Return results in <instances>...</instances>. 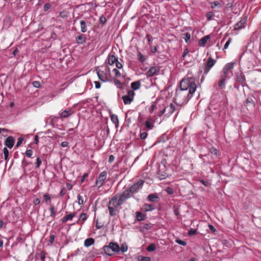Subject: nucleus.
<instances>
[{"label":"nucleus","instance_id":"obj_20","mask_svg":"<svg viewBox=\"0 0 261 261\" xmlns=\"http://www.w3.org/2000/svg\"><path fill=\"white\" fill-rule=\"evenodd\" d=\"M75 213H71L69 215H67L65 216L63 219H62V222L63 223L66 222L67 221L69 220H71L72 218L74 216Z\"/></svg>","mask_w":261,"mask_h":261},{"label":"nucleus","instance_id":"obj_64","mask_svg":"<svg viewBox=\"0 0 261 261\" xmlns=\"http://www.w3.org/2000/svg\"><path fill=\"white\" fill-rule=\"evenodd\" d=\"M114 160V156L113 155H111L109 156V161L110 163L112 162Z\"/></svg>","mask_w":261,"mask_h":261},{"label":"nucleus","instance_id":"obj_1","mask_svg":"<svg viewBox=\"0 0 261 261\" xmlns=\"http://www.w3.org/2000/svg\"><path fill=\"white\" fill-rule=\"evenodd\" d=\"M196 88V85L193 81L183 79L180 84V89L176 91V96L187 95V99H190L195 92Z\"/></svg>","mask_w":261,"mask_h":261},{"label":"nucleus","instance_id":"obj_28","mask_svg":"<svg viewBox=\"0 0 261 261\" xmlns=\"http://www.w3.org/2000/svg\"><path fill=\"white\" fill-rule=\"evenodd\" d=\"M246 104L250 107H254V104L253 100L251 98H248L246 101Z\"/></svg>","mask_w":261,"mask_h":261},{"label":"nucleus","instance_id":"obj_41","mask_svg":"<svg viewBox=\"0 0 261 261\" xmlns=\"http://www.w3.org/2000/svg\"><path fill=\"white\" fill-rule=\"evenodd\" d=\"M50 211L51 212V216L53 217H55V207L53 205H51L50 208Z\"/></svg>","mask_w":261,"mask_h":261},{"label":"nucleus","instance_id":"obj_61","mask_svg":"<svg viewBox=\"0 0 261 261\" xmlns=\"http://www.w3.org/2000/svg\"><path fill=\"white\" fill-rule=\"evenodd\" d=\"M45 200L47 201L50 199V196L47 194H44L43 196Z\"/></svg>","mask_w":261,"mask_h":261},{"label":"nucleus","instance_id":"obj_12","mask_svg":"<svg viewBox=\"0 0 261 261\" xmlns=\"http://www.w3.org/2000/svg\"><path fill=\"white\" fill-rule=\"evenodd\" d=\"M246 21L245 18H242L234 26V30H240L244 27V24Z\"/></svg>","mask_w":261,"mask_h":261},{"label":"nucleus","instance_id":"obj_37","mask_svg":"<svg viewBox=\"0 0 261 261\" xmlns=\"http://www.w3.org/2000/svg\"><path fill=\"white\" fill-rule=\"evenodd\" d=\"M214 16V14H213V12H209L206 14V17L208 20H211Z\"/></svg>","mask_w":261,"mask_h":261},{"label":"nucleus","instance_id":"obj_43","mask_svg":"<svg viewBox=\"0 0 261 261\" xmlns=\"http://www.w3.org/2000/svg\"><path fill=\"white\" fill-rule=\"evenodd\" d=\"M176 242L178 244H180L182 246H186L187 244L186 242L179 239L176 240Z\"/></svg>","mask_w":261,"mask_h":261},{"label":"nucleus","instance_id":"obj_2","mask_svg":"<svg viewBox=\"0 0 261 261\" xmlns=\"http://www.w3.org/2000/svg\"><path fill=\"white\" fill-rule=\"evenodd\" d=\"M118 199V196L116 195L109 202L108 209L111 216L116 215V208L121 205Z\"/></svg>","mask_w":261,"mask_h":261},{"label":"nucleus","instance_id":"obj_21","mask_svg":"<svg viewBox=\"0 0 261 261\" xmlns=\"http://www.w3.org/2000/svg\"><path fill=\"white\" fill-rule=\"evenodd\" d=\"M140 82L139 81L133 82L131 84V87L132 89H133L135 90H136L140 87Z\"/></svg>","mask_w":261,"mask_h":261},{"label":"nucleus","instance_id":"obj_4","mask_svg":"<svg viewBox=\"0 0 261 261\" xmlns=\"http://www.w3.org/2000/svg\"><path fill=\"white\" fill-rule=\"evenodd\" d=\"M144 181L143 180H140L138 182L133 185L129 189H127L128 191H129V193H134L137 192V190L143 186Z\"/></svg>","mask_w":261,"mask_h":261},{"label":"nucleus","instance_id":"obj_36","mask_svg":"<svg viewBox=\"0 0 261 261\" xmlns=\"http://www.w3.org/2000/svg\"><path fill=\"white\" fill-rule=\"evenodd\" d=\"M23 141V138L22 137H19L18 139V141L17 142V144L15 146V147H19L22 143V141Z\"/></svg>","mask_w":261,"mask_h":261},{"label":"nucleus","instance_id":"obj_14","mask_svg":"<svg viewBox=\"0 0 261 261\" xmlns=\"http://www.w3.org/2000/svg\"><path fill=\"white\" fill-rule=\"evenodd\" d=\"M98 78L102 82H106L108 81V77L107 75L103 72H100V71L97 72Z\"/></svg>","mask_w":261,"mask_h":261},{"label":"nucleus","instance_id":"obj_5","mask_svg":"<svg viewBox=\"0 0 261 261\" xmlns=\"http://www.w3.org/2000/svg\"><path fill=\"white\" fill-rule=\"evenodd\" d=\"M158 177L161 179H165L168 176V173L166 170V167L164 165L159 167V170L158 173Z\"/></svg>","mask_w":261,"mask_h":261},{"label":"nucleus","instance_id":"obj_16","mask_svg":"<svg viewBox=\"0 0 261 261\" xmlns=\"http://www.w3.org/2000/svg\"><path fill=\"white\" fill-rule=\"evenodd\" d=\"M210 38V35H206L203 38H202L199 41V44L200 46H204L206 43L207 41Z\"/></svg>","mask_w":261,"mask_h":261},{"label":"nucleus","instance_id":"obj_42","mask_svg":"<svg viewBox=\"0 0 261 261\" xmlns=\"http://www.w3.org/2000/svg\"><path fill=\"white\" fill-rule=\"evenodd\" d=\"M237 79L238 81L241 83H243L244 82V79L242 77L241 74H238L237 75Z\"/></svg>","mask_w":261,"mask_h":261},{"label":"nucleus","instance_id":"obj_38","mask_svg":"<svg viewBox=\"0 0 261 261\" xmlns=\"http://www.w3.org/2000/svg\"><path fill=\"white\" fill-rule=\"evenodd\" d=\"M4 154L5 156V159L6 160H7L9 155V151L6 147H5L4 149Z\"/></svg>","mask_w":261,"mask_h":261},{"label":"nucleus","instance_id":"obj_49","mask_svg":"<svg viewBox=\"0 0 261 261\" xmlns=\"http://www.w3.org/2000/svg\"><path fill=\"white\" fill-rule=\"evenodd\" d=\"M145 124H146V127L148 128L149 129L152 128V126H151L150 122L149 120H147L146 121Z\"/></svg>","mask_w":261,"mask_h":261},{"label":"nucleus","instance_id":"obj_32","mask_svg":"<svg viewBox=\"0 0 261 261\" xmlns=\"http://www.w3.org/2000/svg\"><path fill=\"white\" fill-rule=\"evenodd\" d=\"M234 64V63H228L226 65L224 68H226V70L228 71L229 70L233 68Z\"/></svg>","mask_w":261,"mask_h":261},{"label":"nucleus","instance_id":"obj_9","mask_svg":"<svg viewBox=\"0 0 261 261\" xmlns=\"http://www.w3.org/2000/svg\"><path fill=\"white\" fill-rule=\"evenodd\" d=\"M14 142L15 140L13 137L9 136L6 139L5 144L9 148H11L13 147Z\"/></svg>","mask_w":261,"mask_h":261},{"label":"nucleus","instance_id":"obj_27","mask_svg":"<svg viewBox=\"0 0 261 261\" xmlns=\"http://www.w3.org/2000/svg\"><path fill=\"white\" fill-rule=\"evenodd\" d=\"M144 209L146 211H149L154 209V206L151 204H145Z\"/></svg>","mask_w":261,"mask_h":261},{"label":"nucleus","instance_id":"obj_52","mask_svg":"<svg viewBox=\"0 0 261 261\" xmlns=\"http://www.w3.org/2000/svg\"><path fill=\"white\" fill-rule=\"evenodd\" d=\"M41 163V160L39 158H37L36 160V167L39 168Z\"/></svg>","mask_w":261,"mask_h":261},{"label":"nucleus","instance_id":"obj_40","mask_svg":"<svg viewBox=\"0 0 261 261\" xmlns=\"http://www.w3.org/2000/svg\"><path fill=\"white\" fill-rule=\"evenodd\" d=\"M87 219V215L85 213H82L80 217V220L85 221Z\"/></svg>","mask_w":261,"mask_h":261},{"label":"nucleus","instance_id":"obj_62","mask_svg":"<svg viewBox=\"0 0 261 261\" xmlns=\"http://www.w3.org/2000/svg\"><path fill=\"white\" fill-rule=\"evenodd\" d=\"M65 193H66V190L65 188H64L61 191V192L60 193V195L61 196H63L65 194Z\"/></svg>","mask_w":261,"mask_h":261},{"label":"nucleus","instance_id":"obj_25","mask_svg":"<svg viewBox=\"0 0 261 261\" xmlns=\"http://www.w3.org/2000/svg\"><path fill=\"white\" fill-rule=\"evenodd\" d=\"M136 218L138 221H141L144 219V215L141 212H137L136 213Z\"/></svg>","mask_w":261,"mask_h":261},{"label":"nucleus","instance_id":"obj_6","mask_svg":"<svg viewBox=\"0 0 261 261\" xmlns=\"http://www.w3.org/2000/svg\"><path fill=\"white\" fill-rule=\"evenodd\" d=\"M107 177V172L106 171L102 172L100 175L98 179L96 180L95 184L98 186V188H100L106 179Z\"/></svg>","mask_w":261,"mask_h":261},{"label":"nucleus","instance_id":"obj_45","mask_svg":"<svg viewBox=\"0 0 261 261\" xmlns=\"http://www.w3.org/2000/svg\"><path fill=\"white\" fill-rule=\"evenodd\" d=\"M113 71L114 72L116 76L119 77L121 76L120 72L117 69L114 68Z\"/></svg>","mask_w":261,"mask_h":261},{"label":"nucleus","instance_id":"obj_11","mask_svg":"<svg viewBox=\"0 0 261 261\" xmlns=\"http://www.w3.org/2000/svg\"><path fill=\"white\" fill-rule=\"evenodd\" d=\"M159 70L157 69L156 67L154 66H152L148 70L146 73V75L148 76H152L155 75L157 72H159Z\"/></svg>","mask_w":261,"mask_h":261},{"label":"nucleus","instance_id":"obj_31","mask_svg":"<svg viewBox=\"0 0 261 261\" xmlns=\"http://www.w3.org/2000/svg\"><path fill=\"white\" fill-rule=\"evenodd\" d=\"M156 248L155 245L154 244H151L146 248L148 251H153Z\"/></svg>","mask_w":261,"mask_h":261},{"label":"nucleus","instance_id":"obj_33","mask_svg":"<svg viewBox=\"0 0 261 261\" xmlns=\"http://www.w3.org/2000/svg\"><path fill=\"white\" fill-rule=\"evenodd\" d=\"M217 6H220V4L218 1H214L212 3H211L212 8L214 9Z\"/></svg>","mask_w":261,"mask_h":261},{"label":"nucleus","instance_id":"obj_26","mask_svg":"<svg viewBox=\"0 0 261 261\" xmlns=\"http://www.w3.org/2000/svg\"><path fill=\"white\" fill-rule=\"evenodd\" d=\"M103 251L105 252V253L109 256H111L112 255V254L111 253V249L109 247V246H105L103 248Z\"/></svg>","mask_w":261,"mask_h":261},{"label":"nucleus","instance_id":"obj_39","mask_svg":"<svg viewBox=\"0 0 261 261\" xmlns=\"http://www.w3.org/2000/svg\"><path fill=\"white\" fill-rule=\"evenodd\" d=\"M185 37L184 38L186 42H188L189 40L190 39L191 35L189 33H186L184 34Z\"/></svg>","mask_w":261,"mask_h":261},{"label":"nucleus","instance_id":"obj_48","mask_svg":"<svg viewBox=\"0 0 261 261\" xmlns=\"http://www.w3.org/2000/svg\"><path fill=\"white\" fill-rule=\"evenodd\" d=\"M78 202L80 205H82L84 203V200L80 195L78 196Z\"/></svg>","mask_w":261,"mask_h":261},{"label":"nucleus","instance_id":"obj_60","mask_svg":"<svg viewBox=\"0 0 261 261\" xmlns=\"http://www.w3.org/2000/svg\"><path fill=\"white\" fill-rule=\"evenodd\" d=\"M50 7V5L48 4H46L44 6V9L45 11L48 10Z\"/></svg>","mask_w":261,"mask_h":261},{"label":"nucleus","instance_id":"obj_34","mask_svg":"<svg viewBox=\"0 0 261 261\" xmlns=\"http://www.w3.org/2000/svg\"><path fill=\"white\" fill-rule=\"evenodd\" d=\"M127 250V246L125 244H122L121 245V247H120V250H121L122 252H126Z\"/></svg>","mask_w":261,"mask_h":261},{"label":"nucleus","instance_id":"obj_47","mask_svg":"<svg viewBox=\"0 0 261 261\" xmlns=\"http://www.w3.org/2000/svg\"><path fill=\"white\" fill-rule=\"evenodd\" d=\"M34 87L36 88H39L40 86V82L38 81H34L32 83Z\"/></svg>","mask_w":261,"mask_h":261},{"label":"nucleus","instance_id":"obj_56","mask_svg":"<svg viewBox=\"0 0 261 261\" xmlns=\"http://www.w3.org/2000/svg\"><path fill=\"white\" fill-rule=\"evenodd\" d=\"M166 191L169 194H172L173 193V190L172 189V188H171L170 187L167 188L166 189Z\"/></svg>","mask_w":261,"mask_h":261},{"label":"nucleus","instance_id":"obj_30","mask_svg":"<svg viewBox=\"0 0 261 261\" xmlns=\"http://www.w3.org/2000/svg\"><path fill=\"white\" fill-rule=\"evenodd\" d=\"M139 261H150V258L149 257H145L140 255L138 257Z\"/></svg>","mask_w":261,"mask_h":261},{"label":"nucleus","instance_id":"obj_29","mask_svg":"<svg viewBox=\"0 0 261 261\" xmlns=\"http://www.w3.org/2000/svg\"><path fill=\"white\" fill-rule=\"evenodd\" d=\"M111 120L113 121V122L116 124V126H117V125L118 124V119L117 116L115 115H112L111 116Z\"/></svg>","mask_w":261,"mask_h":261},{"label":"nucleus","instance_id":"obj_13","mask_svg":"<svg viewBox=\"0 0 261 261\" xmlns=\"http://www.w3.org/2000/svg\"><path fill=\"white\" fill-rule=\"evenodd\" d=\"M166 113V115H170L172 114L175 111V106L172 103H171L169 106L165 108Z\"/></svg>","mask_w":261,"mask_h":261},{"label":"nucleus","instance_id":"obj_46","mask_svg":"<svg viewBox=\"0 0 261 261\" xmlns=\"http://www.w3.org/2000/svg\"><path fill=\"white\" fill-rule=\"evenodd\" d=\"M147 136V133L146 132H143L140 134V138L141 139L144 140L146 138Z\"/></svg>","mask_w":261,"mask_h":261},{"label":"nucleus","instance_id":"obj_51","mask_svg":"<svg viewBox=\"0 0 261 261\" xmlns=\"http://www.w3.org/2000/svg\"><path fill=\"white\" fill-rule=\"evenodd\" d=\"M196 229H191L189 231V234L190 236H192V235H193V234H196Z\"/></svg>","mask_w":261,"mask_h":261},{"label":"nucleus","instance_id":"obj_57","mask_svg":"<svg viewBox=\"0 0 261 261\" xmlns=\"http://www.w3.org/2000/svg\"><path fill=\"white\" fill-rule=\"evenodd\" d=\"M40 257H41V259L42 261H44V259H45V253L42 251L41 252V254H40Z\"/></svg>","mask_w":261,"mask_h":261},{"label":"nucleus","instance_id":"obj_23","mask_svg":"<svg viewBox=\"0 0 261 261\" xmlns=\"http://www.w3.org/2000/svg\"><path fill=\"white\" fill-rule=\"evenodd\" d=\"M225 79L226 77H223V76H221V80L219 81L218 85L221 89H223L225 87Z\"/></svg>","mask_w":261,"mask_h":261},{"label":"nucleus","instance_id":"obj_3","mask_svg":"<svg viewBox=\"0 0 261 261\" xmlns=\"http://www.w3.org/2000/svg\"><path fill=\"white\" fill-rule=\"evenodd\" d=\"M135 93L133 90H128L127 94L122 96L124 103L125 105H128L133 101Z\"/></svg>","mask_w":261,"mask_h":261},{"label":"nucleus","instance_id":"obj_22","mask_svg":"<svg viewBox=\"0 0 261 261\" xmlns=\"http://www.w3.org/2000/svg\"><path fill=\"white\" fill-rule=\"evenodd\" d=\"M76 40L78 43L82 44L86 42V38L84 37L83 35H81L76 38Z\"/></svg>","mask_w":261,"mask_h":261},{"label":"nucleus","instance_id":"obj_15","mask_svg":"<svg viewBox=\"0 0 261 261\" xmlns=\"http://www.w3.org/2000/svg\"><path fill=\"white\" fill-rule=\"evenodd\" d=\"M118 60V58L116 57L114 55H110L108 58V62L110 65H113Z\"/></svg>","mask_w":261,"mask_h":261},{"label":"nucleus","instance_id":"obj_7","mask_svg":"<svg viewBox=\"0 0 261 261\" xmlns=\"http://www.w3.org/2000/svg\"><path fill=\"white\" fill-rule=\"evenodd\" d=\"M216 60L210 57L205 64V67L204 71V73L207 74L209 71L210 69L214 66Z\"/></svg>","mask_w":261,"mask_h":261},{"label":"nucleus","instance_id":"obj_50","mask_svg":"<svg viewBox=\"0 0 261 261\" xmlns=\"http://www.w3.org/2000/svg\"><path fill=\"white\" fill-rule=\"evenodd\" d=\"M25 154L28 157H31L32 154V150L31 149H28L26 151Z\"/></svg>","mask_w":261,"mask_h":261},{"label":"nucleus","instance_id":"obj_63","mask_svg":"<svg viewBox=\"0 0 261 261\" xmlns=\"http://www.w3.org/2000/svg\"><path fill=\"white\" fill-rule=\"evenodd\" d=\"M40 201L39 198H36L34 200V203L36 205L39 204L40 203Z\"/></svg>","mask_w":261,"mask_h":261},{"label":"nucleus","instance_id":"obj_58","mask_svg":"<svg viewBox=\"0 0 261 261\" xmlns=\"http://www.w3.org/2000/svg\"><path fill=\"white\" fill-rule=\"evenodd\" d=\"M94 84L95 85V88L96 89L99 88L101 86L100 83L99 82L95 81V82H94Z\"/></svg>","mask_w":261,"mask_h":261},{"label":"nucleus","instance_id":"obj_10","mask_svg":"<svg viewBox=\"0 0 261 261\" xmlns=\"http://www.w3.org/2000/svg\"><path fill=\"white\" fill-rule=\"evenodd\" d=\"M108 246L112 251L118 252L120 251V247L116 243H110Z\"/></svg>","mask_w":261,"mask_h":261},{"label":"nucleus","instance_id":"obj_19","mask_svg":"<svg viewBox=\"0 0 261 261\" xmlns=\"http://www.w3.org/2000/svg\"><path fill=\"white\" fill-rule=\"evenodd\" d=\"M147 198L150 201L154 202L157 201L159 197L155 194H151L148 196Z\"/></svg>","mask_w":261,"mask_h":261},{"label":"nucleus","instance_id":"obj_55","mask_svg":"<svg viewBox=\"0 0 261 261\" xmlns=\"http://www.w3.org/2000/svg\"><path fill=\"white\" fill-rule=\"evenodd\" d=\"M116 66L117 67V68H118V69H121L122 68V65L121 63H120L118 60H117V61L116 62Z\"/></svg>","mask_w":261,"mask_h":261},{"label":"nucleus","instance_id":"obj_59","mask_svg":"<svg viewBox=\"0 0 261 261\" xmlns=\"http://www.w3.org/2000/svg\"><path fill=\"white\" fill-rule=\"evenodd\" d=\"M68 145V143L66 141L62 142L61 144V145L63 147H67Z\"/></svg>","mask_w":261,"mask_h":261},{"label":"nucleus","instance_id":"obj_8","mask_svg":"<svg viewBox=\"0 0 261 261\" xmlns=\"http://www.w3.org/2000/svg\"><path fill=\"white\" fill-rule=\"evenodd\" d=\"M131 194L129 193V191L127 190H125L122 194L118 196V200L121 204H122L125 200L130 197Z\"/></svg>","mask_w":261,"mask_h":261},{"label":"nucleus","instance_id":"obj_54","mask_svg":"<svg viewBox=\"0 0 261 261\" xmlns=\"http://www.w3.org/2000/svg\"><path fill=\"white\" fill-rule=\"evenodd\" d=\"M138 57H139V60L141 62H144V61L145 59H144V57L143 56V55L140 53H138Z\"/></svg>","mask_w":261,"mask_h":261},{"label":"nucleus","instance_id":"obj_44","mask_svg":"<svg viewBox=\"0 0 261 261\" xmlns=\"http://www.w3.org/2000/svg\"><path fill=\"white\" fill-rule=\"evenodd\" d=\"M228 71L226 70V68H224L223 70V74L221 76H223V77H227L228 76Z\"/></svg>","mask_w":261,"mask_h":261},{"label":"nucleus","instance_id":"obj_17","mask_svg":"<svg viewBox=\"0 0 261 261\" xmlns=\"http://www.w3.org/2000/svg\"><path fill=\"white\" fill-rule=\"evenodd\" d=\"M73 113L71 110L69 111H64L62 113L60 114V117L61 118H66L71 115Z\"/></svg>","mask_w":261,"mask_h":261},{"label":"nucleus","instance_id":"obj_35","mask_svg":"<svg viewBox=\"0 0 261 261\" xmlns=\"http://www.w3.org/2000/svg\"><path fill=\"white\" fill-rule=\"evenodd\" d=\"M210 152L212 154H215L216 156L218 155V154H219V153H218L219 152H218L217 149L215 148H213V147L211 148L210 149Z\"/></svg>","mask_w":261,"mask_h":261},{"label":"nucleus","instance_id":"obj_24","mask_svg":"<svg viewBox=\"0 0 261 261\" xmlns=\"http://www.w3.org/2000/svg\"><path fill=\"white\" fill-rule=\"evenodd\" d=\"M80 24H81V31L83 33L86 32L87 30V27H86V24L85 21L84 20H81L80 22Z\"/></svg>","mask_w":261,"mask_h":261},{"label":"nucleus","instance_id":"obj_18","mask_svg":"<svg viewBox=\"0 0 261 261\" xmlns=\"http://www.w3.org/2000/svg\"><path fill=\"white\" fill-rule=\"evenodd\" d=\"M94 243V240L93 238H89L85 241L84 245L86 247H89Z\"/></svg>","mask_w":261,"mask_h":261},{"label":"nucleus","instance_id":"obj_53","mask_svg":"<svg viewBox=\"0 0 261 261\" xmlns=\"http://www.w3.org/2000/svg\"><path fill=\"white\" fill-rule=\"evenodd\" d=\"M106 18L103 16L100 17V23L101 24H104L106 23Z\"/></svg>","mask_w":261,"mask_h":261}]
</instances>
